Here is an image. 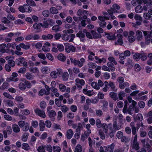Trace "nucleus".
<instances>
[{
    "label": "nucleus",
    "instance_id": "nucleus-1",
    "mask_svg": "<svg viewBox=\"0 0 152 152\" xmlns=\"http://www.w3.org/2000/svg\"><path fill=\"white\" fill-rule=\"evenodd\" d=\"M73 32L74 31L72 29L64 30L63 31V34L61 35L62 39L64 41L69 40V42H72L75 37V35L73 34L69 35L68 34H72Z\"/></svg>",
    "mask_w": 152,
    "mask_h": 152
},
{
    "label": "nucleus",
    "instance_id": "nucleus-2",
    "mask_svg": "<svg viewBox=\"0 0 152 152\" xmlns=\"http://www.w3.org/2000/svg\"><path fill=\"white\" fill-rule=\"evenodd\" d=\"M130 126L131 128L132 134L134 135L137 133L139 128L141 126L142 128H144L145 127L142 122V121L137 122L136 121V127H135V124L134 122H132L130 124Z\"/></svg>",
    "mask_w": 152,
    "mask_h": 152
},
{
    "label": "nucleus",
    "instance_id": "nucleus-3",
    "mask_svg": "<svg viewBox=\"0 0 152 152\" xmlns=\"http://www.w3.org/2000/svg\"><path fill=\"white\" fill-rule=\"evenodd\" d=\"M70 59L72 63L75 66H77L79 68L81 67L86 62V60L83 58H81L80 60H77L72 58H70Z\"/></svg>",
    "mask_w": 152,
    "mask_h": 152
},
{
    "label": "nucleus",
    "instance_id": "nucleus-4",
    "mask_svg": "<svg viewBox=\"0 0 152 152\" xmlns=\"http://www.w3.org/2000/svg\"><path fill=\"white\" fill-rule=\"evenodd\" d=\"M16 62L17 65L19 66H23L26 68L28 66L27 63L26 61V59L22 57H20L16 60Z\"/></svg>",
    "mask_w": 152,
    "mask_h": 152
},
{
    "label": "nucleus",
    "instance_id": "nucleus-5",
    "mask_svg": "<svg viewBox=\"0 0 152 152\" xmlns=\"http://www.w3.org/2000/svg\"><path fill=\"white\" fill-rule=\"evenodd\" d=\"M143 34L145 36V43L148 45L152 39V33L146 31H143Z\"/></svg>",
    "mask_w": 152,
    "mask_h": 152
},
{
    "label": "nucleus",
    "instance_id": "nucleus-6",
    "mask_svg": "<svg viewBox=\"0 0 152 152\" xmlns=\"http://www.w3.org/2000/svg\"><path fill=\"white\" fill-rule=\"evenodd\" d=\"M77 14L79 16H81L83 15L82 18L86 19L87 18V16L88 15V11L86 10L79 9L77 11Z\"/></svg>",
    "mask_w": 152,
    "mask_h": 152
},
{
    "label": "nucleus",
    "instance_id": "nucleus-7",
    "mask_svg": "<svg viewBox=\"0 0 152 152\" xmlns=\"http://www.w3.org/2000/svg\"><path fill=\"white\" fill-rule=\"evenodd\" d=\"M141 142L143 146L146 149H149L151 148V145L149 143V139L148 138L144 139L141 140Z\"/></svg>",
    "mask_w": 152,
    "mask_h": 152
},
{
    "label": "nucleus",
    "instance_id": "nucleus-8",
    "mask_svg": "<svg viewBox=\"0 0 152 152\" xmlns=\"http://www.w3.org/2000/svg\"><path fill=\"white\" fill-rule=\"evenodd\" d=\"M131 55V52L129 50H126L124 53H120L119 55V58L121 60H124L126 59V57H128Z\"/></svg>",
    "mask_w": 152,
    "mask_h": 152
},
{
    "label": "nucleus",
    "instance_id": "nucleus-9",
    "mask_svg": "<svg viewBox=\"0 0 152 152\" xmlns=\"http://www.w3.org/2000/svg\"><path fill=\"white\" fill-rule=\"evenodd\" d=\"M34 112L37 115L43 118H45L46 115L45 112L39 108H36L34 110Z\"/></svg>",
    "mask_w": 152,
    "mask_h": 152
},
{
    "label": "nucleus",
    "instance_id": "nucleus-10",
    "mask_svg": "<svg viewBox=\"0 0 152 152\" xmlns=\"http://www.w3.org/2000/svg\"><path fill=\"white\" fill-rule=\"evenodd\" d=\"M98 19L99 20V21H98V23H99V26L102 28H104L106 27V23L104 20V18L103 16H98Z\"/></svg>",
    "mask_w": 152,
    "mask_h": 152
},
{
    "label": "nucleus",
    "instance_id": "nucleus-11",
    "mask_svg": "<svg viewBox=\"0 0 152 152\" xmlns=\"http://www.w3.org/2000/svg\"><path fill=\"white\" fill-rule=\"evenodd\" d=\"M50 90L52 93L50 94V96L53 97L55 95L56 97H58L59 96V93L58 92V90L57 88L55 87H51Z\"/></svg>",
    "mask_w": 152,
    "mask_h": 152
},
{
    "label": "nucleus",
    "instance_id": "nucleus-12",
    "mask_svg": "<svg viewBox=\"0 0 152 152\" xmlns=\"http://www.w3.org/2000/svg\"><path fill=\"white\" fill-rule=\"evenodd\" d=\"M114 147L115 144L113 143L107 146H104V148L105 152H113Z\"/></svg>",
    "mask_w": 152,
    "mask_h": 152
},
{
    "label": "nucleus",
    "instance_id": "nucleus-13",
    "mask_svg": "<svg viewBox=\"0 0 152 152\" xmlns=\"http://www.w3.org/2000/svg\"><path fill=\"white\" fill-rule=\"evenodd\" d=\"M48 115L50 118L51 120L53 121H54L55 120V117L56 115V112L53 110H51L49 111L48 112Z\"/></svg>",
    "mask_w": 152,
    "mask_h": 152
},
{
    "label": "nucleus",
    "instance_id": "nucleus-14",
    "mask_svg": "<svg viewBox=\"0 0 152 152\" xmlns=\"http://www.w3.org/2000/svg\"><path fill=\"white\" fill-rule=\"evenodd\" d=\"M147 122L149 124L152 123V110L149 111L146 115Z\"/></svg>",
    "mask_w": 152,
    "mask_h": 152
},
{
    "label": "nucleus",
    "instance_id": "nucleus-15",
    "mask_svg": "<svg viewBox=\"0 0 152 152\" xmlns=\"http://www.w3.org/2000/svg\"><path fill=\"white\" fill-rule=\"evenodd\" d=\"M74 134V132L71 129H68L66 132V137L68 139H70L72 138Z\"/></svg>",
    "mask_w": 152,
    "mask_h": 152
},
{
    "label": "nucleus",
    "instance_id": "nucleus-16",
    "mask_svg": "<svg viewBox=\"0 0 152 152\" xmlns=\"http://www.w3.org/2000/svg\"><path fill=\"white\" fill-rule=\"evenodd\" d=\"M136 35L137 40L139 41L141 40L143 37L142 32L140 30H137L136 32Z\"/></svg>",
    "mask_w": 152,
    "mask_h": 152
},
{
    "label": "nucleus",
    "instance_id": "nucleus-17",
    "mask_svg": "<svg viewBox=\"0 0 152 152\" xmlns=\"http://www.w3.org/2000/svg\"><path fill=\"white\" fill-rule=\"evenodd\" d=\"M83 92L85 94L89 96L93 95L94 94V93L93 91V90H88L86 88L83 89Z\"/></svg>",
    "mask_w": 152,
    "mask_h": 152
},
{
    "label": "nucleus",
    "instance_id": "nucleus-18",
    "mask_svg": "<svg viewBox=\"0 0 152 152\" xmlns=\"http://www.w3.org/2000/svg\"><path fill=\"white\" fill-rule=\"evenodd\" d=\"M109 95L115 101H116L118 99L117 93L111 92L109 93Z\"/></svg>",
    "mask_w": 152,
    "mask_h": 152
},
{
    "label": "nucleus",
    "instance_id": "nucleus-19",
    "mask_svg": "<svg viewBox=\"0 0 152 152\" xmlns=\"http://www.w3.org/2000/svg\"><path fill=\"white\" fill-rule=\"evenodd\" d=\"M85 33L83 31H80L77 34L76 36L77 37L80 38L81 41H83L84 40L83 38L85 36Z\"/></svg>",
    "mask_w": 152,
    "mask_h": 152
},
{
    "label": "nucleus",
    "instance_id": "nucleus-20",
    "mask_svg": "<svg viewBox=\"0 0 152 152\" xmlns=\"http://www.w3.org/2000/svg\"><path fill=\"white\" fill-rule=\"evenodd\" d=\"M107 86H109L112 91H117V89L115 88V85L113 82L110 81L108 82Z\"/></svg>",
    "mask_w": 152,
    "mask_h": 152
},
{
    "label": "nucleus",
    "instance_id": "nucleus-21",
    "mask_svg": "<svg viewBox=\"0 0 152 152\" xmlns=\"http://www.w3.org/2000/svg\"><path fill=\"white\" fill-rule=\"evenodd\" d=\"M91 32L93 35V38L94 39L100 38L102 37L101 34H98L94 30H92Z\"/></svg>",
    "mask_w": 152,
    "mask_h": 152
},
{
    "label": "nucleus",
    "instance_id": "nucleus-22",
    "mask_svg": "<svg viewBox=\"0 0 152 152\" xmlns=\"http://www.w3.org/2000/svg\"><path fill=\"white\" fill-rule=\"evenodd\" d=\"M12 128L13 131L15 133H18L20 132V129L19 126L16 124H13Z\"/></svg>",
    "mask_w": 152,
    "mask_h": 152
},
{
    "label": "nucleus",
    "instance_id": "nucleus-23",
    "mask_svg": "<svg viewBox=\"0 0 152 152\" xmlns=\"http://www.w3.org/2000/svg\"><path fill=\"white\" fill-rule=\"evenodd\" d=\"M114 64L110 62H108L107 63V65L111 71L113 72L115 70Z\"/></svg>",
    "mask_w": 152,
    "mask_h": 152
},
{
    "label": "nucleus",
    "instance_id": "nucleus-24",
    "mask_svg": "<svg viewBox=\"0 0 152 152\" xmlns=\"http://www.w3.org/2000/svg\"><path fill=\"white\" fill-rule=\"evenodd\" d=\"M129 86V83L126 82H124L123 83H121V84H119V88L122 89L126 87H128Z\"/></svg>",
    "mask_w": 152,
    "mask_h": 152
},
{
    "label": "nucleus",
    "instance_id": "nucleus-25",
    "mask_svg": "<svg viewBox=\"0 0 152 152\" xmlns=\"http://www.w3.org/2000/svg\"><path fill=\"white\" fill-rule=\"evenodd\" d=\"M29 71L34 73L38 74L39 72V69L37 67H30L29 69Z\"/></svg>",
    "mask_w": 152,
    "mask_h": 152
},
{
    "label": "nucleus",
    "instance_id": "nucleus-26",
    "mask_svg": "<svg viewBox=\"0 0 152 152\" xmlns=\"http://www.w3.org/2000/svg\"><path fill=\"white\" fill-rule=\"evenodd\" d=\"M24 6L25 12H31L32 8L26 4H24Z\"/></svg>",
    "mask_w": 152,
    "mask_h": 152
},
{
    "label": "nucleus",
    "instance_id": "nucleus-27",
    "mask_svg": "<svg viewBox=\"0 0 152 152\" xmlns=\"http://www.w3.org/2000/svg\"><path fill=\"white\" fill-rule=\"evenodd\" d=\"M39 130L41 131H43L45 127V123L43 121L41 120L39 123Z\"/></svg>",
    "mask_w": 152,
    "mask_h": 152
},
{
    "label": "nucleus",
    "instance_id": "nucleus-28",
    "mask_svg": "<svg viewBox=\"0 0 152 152\" xmlns=\"http://www.w3.org/2000/svg\"><path fill=\"white\" fill-rule=\"evenodd\" d=\"M113 128L114 130L116 131L117 130H119L121 128V126H119L116 121H115L113 122Z\"/></svg>",
    "mask_w": 152,
    "mask_h": 152
},
{
    "label": "nucleus",
    "instance_id": "nucleus-29",
    "mask_svg": "<svg viewBox=\"0 0 152 152\" xmlns=\"http://www.w3.org/2000/svg\"><path fill=\"white\" fill-rule=\"evenodd\" d=\"M106 35L107 38L109 40H114L115 39V36L113 34L107 33Z\"/></svg>",
    "mask_w": 152,
    "mask_h": 152
},
{
    "label": "nucleus",
    "instance_id": "nucleus-30",
    "mask_svg": "<svg viewBox=\"0 0 152 152\" xmlns=\"http://www.w3.org/2000/svg\"><path fill=\"white\" fill-rule=\"evenodd\" d=\"M132 148L136 151H137L140 149L139 144L138 142L137 141H133Z\"/></svg>",
    "mask_w": 152,
    "mask_h": 152
},
{
    "label": "nucleus",
    "instance_id": "nucleus-31",
    "mask_svg": "<svg viewBox=\"0 0 152 152\" xmlns=\"http://www.w3.org/2000/svg\"><path fill=\"white\" fill-rule=\"evenodd\" d=\"M143 119V117L142 115L140 113L138 114L136 117L134 118L135 121H142Z\"/></svg>",
    "mask_w": 152,
    "mask_h": 152
},
{
    "label": "nucleus",
    "instance_id": "nucleus-32",
    "mask_svg": "<svg viewBox=\"0 0 152 152\" xmlns=\"http://www.w3.org/2000/svg\"><path fill=\"white\" fill-rule=\"evenodd\" d=\"M20 45L21 48L25 50L28 49L30 47V45L29 44L25 45L23 43H21L20 44Z\"/></svg>",
    "mask_w": 152,
    "mask_h": 152
},
{
    "label": "nucleus",
    "instance_id": "nucleus-33",
    "mask_svg": "<svg viewBox=\"0 0 152 152\" xmlns=\"http://www.w3.org/2000/svg\"><path fill=\"white\" fill-rule=\"evenodd\" d=\"M26 78L29 80H31L33 79L34 76L29 72H27L25 75Z\"/></svg>",
    "mask_w": 152,
    "mask_h": 152
},
{
    "label": "nucleus",
    "instance_id": "nucleus-34",
    "mask_svg": "<svg viewBox=\"0 0 152 152\" xmlns=\"http://www.w3.org/2000/svg\"><path fill=\"white\" fill-rule=\"evenodd\" d=\"M63 80L64 81H66L69 78V74L67 72H64L61 75Z\"/></svg>",
    "mask_w": 152,
    "mask_h": 152
},
{
    "label": "nucleus",
    "instance_id": "nucleus-35",
    "mask_svg": "<svg viewBox=\"0 0 152 152\" xmlns=\"http://www.w3.org/2000/svg\"><path fill=\"white\" fill-rule=\"evenodd\" d=\"M118 96L119 99L122 100L123 99V98L125 96L126 94L124 91H121L118 93Z\"/></svg>",
    "mask_w": 152,
    "mask_h": 152
},
{
    "label": "nucleus",
    "instance_id": "nucleus-36",
    "mask_svg": "<svg viewBox=\"0 0 152 152\" xmlns=\"http://www.w3.org/2000/svg\"><path fill=\"white\" fill-rule=\"evenodd\" d=\"M60 90L62 92H64L66 89V86L62 83H60L59 85Z\"/></svg>",
    "mask_w": 152,
    "mask_h": 152
},
{
    "label": "nucleus",
    "instance_id": "nucleus-37",
    "mask_svg": "<svg viewBox=\"0 0 152 152\" xmlns=\"http://www.w3.org/2000/svg\"><path fill=\"white\" fill-rule=\"evenodd\" d=\"M140 54L138 53H136L134 54L133 58L135 61H138L140 58Z\"/></svg>",
    "mask_w": 152,
    "mask_h": 152
},
{
    "label": "nucleus",
    "instance_id": "nucleus-38",
    "mask_svg": "<svg viewBox=\"0 0 152 152\" xmlns=\"http://www.w3.org/2000/svg\"><path fill=\"white\" fill-rule=\"evenodd\" d=\"M42 38L44 39H50L53 38V36L52 34H48L47 35H43Z\"/></svg>",
    "mask_w": 152,
    "mask_h": 152
},
{
    "label": "nucleus",
    "instance_id": "nucleus-39",
    "mask_svg": "<svg viewBox=\"0 0 152 152\" xmlns=\"http://www.w3.org/2000/svg\"><path fill=\"white\" fill-rule=\"evenodd\" d=\"M22 148L26 151H27L30 149V146L28 143H23L22 144Z\"/></svg>",
    "mask_w": 152,
    "mask_h": 152
},
{
    "label": "nucleus",
    "instance_id": "nucleus-40",
    "mask_svg": "<svg viewBox=\"0 0 152 152\" xmlns=\"http://www.w3.org/2000/svg\"><path fill=\"white\" fill-rule=\"evenodd\" d=\"M83 128V126L81 123H79L77 125V128L75 130L76 132H80V133L81 129Z\"/></svg>",
    "mask_w": 152,
    "mask_h": 152
},
{
    "label": "nucleus",
    "instance_id": "nucleus-41",
    "mask_svg": "<svg viewBox=\"0 0 152 152\" xmlns=\"http://www.w3.org/2000/svg\"><path fill=\"white\" fill-rule=\"evenodd\" d=\"M26 3L29 6L34 7L36 6V4L33 0H27Z\"/></svg>",
    "mask_w": 152,
    "mask_h": 152
},
{
    "label": "nucleus",
    "instance_id": "nucleus-42",
    "mask_svg": "<svg viewBox=\"0 0 152 152\" xmlns=\"http://www.w3.org/2000/svg\"><path fill=\"white\" fill-rule=\"evenodd\" d=\"M76 83L80 84L81 86H84L85 84V82L83 79H80L79 78H76L75 80Z\"/></svg>",
    "mask_w": 152,
    "mask_h": 152
},
{
    "label": "nucleus",
    "instance_id": "nucleus-43",
    "mask_svg": "<svg viewBox=\"0 0 152 152\" xmlns=\"http://www.w3.org/2000/svg\"><path fill=\"white\" fill-rule=\"evenodd\" d=\"M41 26V23H35L33 26L34 28L36 30H38L39 31H40Z\"/></svg>",
    "mask_w": 152,
    "mask_h": 152
},
{
    "label": "nucleus",
    "instance_id": "nucleus-44",
    "mask_svg": "<svg viewBox=\"0 0 152 152\" xmlns=\"http://www.w3.org/2000/svg\"><path fill=\"white\" fill-rule=\"evenodd\" d=\"M9 84L7 82H4L2 86L0 87V90H4L7 88L9 86Z\"/></svg>",
    "mask_w": 152,
    "mask_h": 152
},
{
    "label": "nucleus",
    "instance_id": "nucleus-45",
    "mask_svg": "<svg viewBox=\"0 0 152 152\" xmlns=\"http://www.w3.org/2000/svg\"><path fill=\"white\" fill-rule=\"evenodd\" d=\"M58 58L59 60L62 61H64L66 59L65 56L62 54H60L58 55Z\"/></svg>",
    "mask_w": 152,
    "mask_h": 152
},
{
    "label": "nucleus",
    "instance_id": "nucleus-46",
    "mask_svg": "<svg viewBox=\"0 0 152 152\" xmlns=\"http://www.w3.org/2000/svg\"><path fill=\"white\" fill-rule=\"evenodd\" d=\"M82 150V148L81 145L78 144L76 146L74 152H81Z\"/></svg>",
    "mask_w": 152,
    "mask_h": 152
},
{
    "label": "nucleus",
    "instance_id": "nucleus-47",
    "mask_svg": "<svg viewBox=\"0 0 152 152\" xmlns=\"http://www.w3.org/2000/svg\"><path fill=\"white\" fill-rule=\"evenodd\" d=\"M29 135L28 133H25L21 137V140L23 142H26L27 141Z\"/></svg>",
    "mask_w": 152,
    "mask_h": 152
},
{
    "label": "nucleus",
    "instance_id": "nucleus-48",
    "mask_svg": "<svg viewBox=\"0 0 152 152\" xmlns=\"http://www.w3.org/2000/svg\"><path fill=\"white\" fill-rule=\"evenodd\" d=\"M91 86L93 88L99 90L100 89V87L99 86L97 83L96 82H92L91 83Z\"/></svg>",
    "mask_w": 152,
    "mask_h": 152
},
{
    "label": "nucleus",
    "instance_id": "nucleus-49",
    "mask_svg": "<svg viewBox=\"0 0 152 152\" xmlns=\"http://www.w3.org/2000/svg\"><path fill=\"white\" fill-rule=\"evenodd\" d=\"M142 11V8L140 5L137 6L135 8V11L137 13H140Z\"/></svg>",
    "mask_w": 152,
    "mask_h": 152
},
{
    "label": "nucleus",
    "instance_id": "nucleus-50",
    "mask_svg": "<svg viewBox=\"0 0 152 152\" xmlns=\"http://www.w3.org/2000/svg\"><path fill=\"white\" fill-rule=\"evenodd\" d=\"M18 87L22 91L25 90L26 88L25 85L24 83L22 82L20 83L19 84Z\"/></svg>",
    "mask_w": 152,
    "mask_h": 152
},
{
    "label": "nucleus",
    "instance_id": "nucleus-51",
    "mask_svg": "<svg viewBox=\"0 0 152 152\" xmlns=\"http://www.w3.org/2000/svg\"><path fill=\"white\" fill-rule=\"evenodd\" d=\"M61 107V110L63 113H65L69 110V108L66 105H63Z\"/></svg>",
    "mask_w": 152,
    "mask_h": 152
},
{
    "label": "nucleus",
    "instance_id": "nucleus-52",
    "mask_svg": "<svg viewBox=\"0 0 152 152\" xmlns=\"http://www.w3.org/2000/svg\"><path fill=\"white\" fill-rule=\"evenodd\" d=\"M65 50L66 52L69 53L71 51V45L69 43L65 45Z\"/></svg>",
    "mask_w": 152,
    "mask_h": 152
},
{
    "label": "nucleus",
    "instance_id": "nucleus-53",
    "mask_svg": "<svg viewBox=\"0 0 152 152\" xmlns=\"http://www.w3.org/2000/svg\"><path fill=\"white\" fill-rule=\"evenodd\" d=\"M107 12L110 15H113V13L118 12L117 10H114L111 7L110 9L108 10Z\"/></svg>",
    "mask_w": 152,
    "mask_h": 152
},
{
    "label": "nucleus",
    "instance_id": "nucleus-54",
    "mask_svg": "<svg viewBox=\"0 0 152 152\" xmlns=\"http://www.w3.org/2000/svg\"><path fill=\"white\" fill-rule=\"evenodd\" d=\"M50 12L53 14H55L58 13V11L55 7H51L50 9Z\"/></svg>",
    "mask_w": 152,
    "mask_h": 152
},
{
    "label": "nucleus",
    "instance_id": "nucleus-55",
    "mask_svg": "<svg viewBox=\"0 0 152 152\" xmlns=\"http://www.w3.org/2000/svg\"><path fill=\"white\" fill-rule=\"evenodd\" d=\"M102 126L104 132L105 133H107L108 131V126L107 124L105 123H103L102 124Z\"/></svg>",
    "mask_w": 152,
    "mask_h": 152
},
{
    "label": "nucleus",
    "instance_id": "nucleus-56",
    "mask_svg": "<svg viewBox=\"0 0 152 152\" xmlns=\"http://www.w3.org/2000/svg\"><path fill=\"white\" fill-rule=\"evenodd\" d=\"M52 29L55 32H57L59 31L60 27L59 25H55L52 27Z\"/></svg>",
    "mask_w": 152,
    "mask_h": 152
},
{
    "label": "nucleus",
    "instance_id": "nucleus-57",
    "mask_svg": "<svg viewBox=\"0 0 152 152\" xmlns=\"http://www.w3.org/2000/svg\"><path fill=\"white\" fill-rule=\"evenodd\" d=\"M58 49L60 52H62L64 50V47L62 44H58L57 45Z\"/></svg>",
    "mask_w": 152,
    "mask_h": 152
},
{
    "label": "nucleus",
    "instance_id": "nucleus-58",
    "mask_svg": "<svg viewBox=\"0 0 152 152\" xmlns=\"http://www.w3.org/2000/svg\"><path fill=\"white\" fill-rule=\"evenodd\" d=\"M22 130L24 132L28 131L29 128V124L28 123H26L23 127Z\"/></svg>",
    "mask_w": 152,
    "mask_h": 152
},
{
    "label": "nucleus",
    "instance_id": "nucleus-59",
    "mask_svg": "<svg viewBox=\"0 0 152 152\" xmlns=\"http://www.w3.org/2000/svg\"><path fill=\"white\" fill-rule=\"evenodd\" d=\"M136 39L135 37L134 36H129L128 38V40L130 42H134Z\"/></svg>",
    "mask_w": 152,
    "mask_h": 152
},
{
    "label": "nucleus",
    "instance_id": "nucleus-60",
    "mask_svg": "<svg viewBox=\"0 0 152 152\" xmlns=\"http://www.w3.org/2000/svg\"><path fill=\"white\" fill-rule=\"evenodd\" d=\"M49 92H46V90L44 89H41L39 91V94L41 96H42L45 94L48 95Z\"/></svg>",
    "mask_w": 152,
    "mask_h": 152
},
{
    "label": "nucleus",
    "instance_id": "nucleus-61",
    "mask_svg": "<svg viewBox=\"0 0 152 152\" xmlns=\"http://www.w3.org/2000/svg\"><path fill=\"white\" fill-rule=\"evenodd\" d=\"M3 95L4 96L7 98L11 99H14L13 97L11 95L7 92L3 93Z\"/></svg>",
    "mask_w": 152,
    "mask_h": 152
},
{
    "label": "nucleus",
    "instance_id": "nucleus-62",
    "mask_svg": "<svg viewBox=\"0 0 152 152\" xmlns=\"http://www.w3.org/2000/svg\"><path fill=\"white\" fill-rule=\"evenodd\" d=\"M88 67L90 68L94 69L96 67V64L95 63L93 62H90L88 64Z\"/></svg>",
    "mask_w": 152,
    "mask_h": 152
},
{
    "label": "nucleus",
    "instance_id": "nucleus-63",
    "mask_svg": "<svg viewBox=\"0 0 152 152\" xmlns=\"http://www.w3.org/2000/svg\"><path fill=\"white\" fill-rule=\"evenodd\" d=\"M53 149L54 152H60L61 150V148L60 147L53 146Z\"/></svg>",
    "mask_w": 152,
    "mask_h": 152
},
{
    "label": "nucleus",
    "instance_id": "nucleus-64",
    "mask_svg": "<svg viewBox=\"0 0 152 152\" xmlns=\"http://www.w3.org/2000/svg\"><path fill=\"white\" fill-rule=\"evenodd\" d=\"M45 146H39L37 149V151L38 152H45Z\"/></svg>",
    "mask_w": 152,
    "mask_h": 152
}]
</instances>
